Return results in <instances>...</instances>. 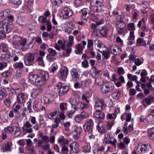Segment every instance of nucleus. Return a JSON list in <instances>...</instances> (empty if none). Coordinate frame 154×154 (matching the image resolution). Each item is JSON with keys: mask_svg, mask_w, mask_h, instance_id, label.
<instances>
[{"mask_svg": "<svg viewBox=\"0 0 154 154\" xmlns=\"http://www.w3.org/2000/svg\"><path fill=\"white\" fill-rule=\"evenodd\" d=\"M40 78L37 75L32 74L29 75V82L31 84H35L38 86H41L42 85L40 80Z\"/></svg>", "mask_w": 154, "mask_h": 154, "instance_id": "0eeeda50", "label": "nucleus"}, {"mask_svg": "<svg viewBox=\"0 0 154 154\" xmlns=\"http://www.w3.org/2000/svg\"><path fill=\"white\" fill-rule=\"evenodd\" d=\"M32 101L30 100H29V101L26 103V105L27 106V109L29 110V112L30 113L32 112V105L31 104L32 103Z\"/></svg>", "mask_w": 154, "mask_h": 154, "instance_id": "603ef678", "label": "nucleus"}, {"mask_svg": "<svg viewBox=\"0 0 154 154\" xmlns=\"http://www.w3.org/2000/svg\"><path fill=\"white\" fill-rule=\"evenodd\" d=\"M18 40L17 41L18 47H20V46H24L26 45L27 42V39L26 38H22L21 36L18 37Z\"/></svg>", "mask_w": 154, "mask_h": 154, "instance_id": "f3484780", "label": "nucleus"}, {"mask_svg": "<svg viewBox=\"0 0 154 154\" xmlns=\"http://www.w3.org/2000/svg\"><path fill=\"white\" fill-rule=\"evenodd\" d=\"M38 20L39 22L43 24L45 23L48 21L47 17H44L43 16H41L39 17Z\"/></svg>", "mask_w": 154, "mask_h": 154, "instance_id": "a19ab883", "label": "nucleus"}, {"mask_svg": "<svg viewBox=\"0 0 154 154\" xmlns=\"http://www.w3.org/2000/svg\"><path fill=\"white\" fill-rule=\"evenodd\" d=\"M57 141L60 144H63V145H67L69 143V140L65 139L63 136L60 139H58Z\"/></svg>", "mask_w": 154, "mask_h": 154, "instance_id": "bb28decb", "label": "nucleus"}, {"mask_svg": "<svg viewBox=\"0 0 154 154\" xmlns=\"http://www.w3.org/2000/svg\"><path fill=\"white\" fill-rule=\"evenodd\" d=\"M69 90V87L67 85L63 86L60 88L59 93L60 96H62L66 93Z\"/></svg>", "mask_w": 154, "mask_h": 154, "instance_id": "4be33fe9", "label": "nucleus"}, {"mask_svg": "<svg viewBox=\"0 0 154 154\" xmlns=\"http://www.w3.org/2000/svg\"><path fill=\"white\" fill-rule=\"evenodd\" d=\"M117 28L116 29L117 33L119 35L124 34L125 32H124L126 27V24L123 21L117 23H116Z\"/></svg>", "mask_w": 154, "mask_h": 154, "instance_id": "9d476101", "label": "nucleus"}, {"mask_svg": "<svg viewBox=\"0 0 154 154\" xmlns=\"http://www.w3.org/2000/svg\"><path fill=\"white\" fill-rule=\"evenodd\" d=\"M150 146V145L148 144L140 143L137 146L138 152L140 154L146 153L148 151Z\"/></svg>", "mask_w": 154, "mask_h": 154, "instance_id": "1a4fd4ad", "label": "nucleus"}, {"mask_svg": "<svg viewBox=\"0 0 154 154\" xmlns=\"http://www.w3.org/2000/svg\"><path fill=\"white\" fill-rule=\"evenodd\" d=\"M123 21V18L122 17V15H120L117 16L116 19V23H121Z\"/></svg>", "mask_w": 154, "mask_h": 154, "instance_id": "680f3d73", "label": "nucleus"}, {"mask_svg": "<svg viewBox=\"0 0 154 154\" xmlns=\"http://www.w3.org/2000/svg\"><path fill=\"white\" fill-rule=\"evenodd\" d=\"M63 12L64 14L63 15L62 17L63 18L66 19L69 17L71 16L72 13L71 10L68 8L65 7L63 9Z\"/></svg>", "mask_w": 154, "mask_h": 154, "instance_id": "dca6fc26", "label": "nucleus"}, {"mask_svg": "<svg viewBox=\"0 0 154 154\" xmlns=\"http://www.w3.org/2000/svg\"><path fill=\"white\" fill-rule=\"evenodd\" d=\"M45 23H46L47 26V29L48 31V32L51 31L52 29V26L51 24L50 21L48 20Z\"/></svg>", "mask_w": 154, "mask_h": 154, "instance_id": "4d7b16f0", "label": "nucleus"}, {"mask_svg": "<svg viewBox=\"0 0 154 154\" xmlns=\"http://www.w3.org/2000/svg\"><path fill=\"white\" fill-rule=\"evenodd\" d=\"M121 93V91L119 90H116L112 94V97L113 98L116 100L119 99Z\"/></svg>", "mask_w": 154, "mask_h": 154, "instance_id": "7c9ffc66", "label": "nucleus"}, {"mask_svg": "<svg viewBox=\"0 0 154 154\" xmlns=\"http://www.w3.org/2000/svg\"><path fill=\"white\" fill-rule=\"evenodd\" d=\"M38 102L37 100L34 101L33 103L32 109L35 111L38 112Z\"/></svg>", "mask_w": 154, "mask_h": 154, "instance_id": "37998d69", "label": "nucleus"}, {"mask_svg": "<svg viewBox=\"0 0 154 154\" xmlns=\"http://www.w3.org/2000/svg\"><path fill=\"white\" fill-rule=\"evenodd\" d=\"M38 54L36 53H28L24 57V62L26 66L32 65L34 64V61Z\"/></svg>", "mask_w": 154, "mask_h": 154, "instance_id": "7ed1b4c3", "label": "nucleus"}, {"mask_svg": "<svg viewBox=\"0 0 154 154\" xmlns=\"http://www.w3.org/2000/svg\"><path fill=\"white\" fill-rule=\"evenodd\" d=\"M95 79V83L96 85H103L104 84L103 83L104 80L103 78L100 77H98L95 78L92 76Z\"/></svg>", "mask_w": 154, "mask_h": 154, "instance_id": "5701e85b", "label": "nucleus"}, {"mask_svg": "<svg viewBox=\"0 0 154 154\" xmlns=\"http://www.w3.org/2000/svg\"><path fill=\"white\" fill-rule=\"evenodd\" d=\"M146 119L148 122L154 121V109L152 110L149 114L147 116Z\"/></svg>", "mask_w": 154, "mask_h": 154, "instance_id": "393cba45", "label": "nucleus"}, {"mask_svg": "<svg viewBox=\"0 0 154 154\" xmlns=\"http://www.w3.org/2000/svg\"><path fill=\"white\" fill-rule=\"evenodd\" d=\"M54 56H54V55H52L50 54H48L47 55L46 58L47 60L48 61L50 62H51L54 61L55 60L56 58L54 57Z\"/></svg>", "mask_w": 154, "mask_h": 154, "instance_id": "49530a36", "label": "nucleus"}, {"mask_svg": "<svg viewBox=\"0 0 154 154\" xmlns=\"http://www.w3.org/2000/svg\"><path fill=\"white\" fill-rule=\"evenodd\" d=\"M7 63L6 62H2L0 63V70H2L7 66Z\"/></svg>", "mask_w": 154, "mask_h": 154, "instance_id": "13d9d810", "label": "nucleus"}, {"mask_svg": "<svg viewBox=\"0 0 154 154\" xmlns=\"http://www.w3.org/2000/svg\"><path fill=\"white\" fill-rule=\"evenodd\" d=\"M36 61L38 62V64L39 66H44L43 57H38L36 59Z\"/></svg>", "mask_w": 154, "mask_h": 154, "instance_id": "de8ad7c7", "label": "nucleus"}, {"mask_svg": "<svg viewBox=\"0 0 154 154\" xmlns=\"http://www.w3.org/2000/svg\"><path fill=\"white\" fill-rule=\"evenodd\" d=\"M93 47L92 46L91 48L88 49V52L91 56V57L92 58H94L95 56V54L93 50Z\"/></svg>", "mask_w": 154, "mask_h": 154, "instance_id": "864d4df0", "label": "nucleus"}, {"mask_svg": "<svg viewBox=\"0 0 154 154\" xmlns=\"http://www.w3.org/2000/svg\"><path fill=\"white\" fill-rule=\"evenodd\" d=\"M52 98V96L51 95H47L43 97L44 103H52L51 99Z\"/></svg>", "mask_w": 154, "mask_h": 154, "instance_id": "473e14b6", "label": "nucleus"}, {"mask_svg": "<svg viewBox=\"0 0 154 154\" xmlns=\"http://www.w3.org/2000/svg\"><path fill=\"white\" fill-rule=\"evenodd\" d=\"M82 65L84 68H88L89 66L88 61L86 60H84L82 62Z\"/></svg>", "mask_w": 154, "mask_h": 154, "instance_id": "3c124183", "label": "nucleus"}, {"mask_svg": "<svg viewBox=\"0 0 154 154\" xmlns=\"http://www.w3.org/2000/svg\"><path fill=\"white\" fill-rule=\"evenodd\" d=\"M0 48L2 52H5L8 50L7 45L5 43H2L0 45Z\"/></svg>", "mask_w": 154, "mask_h": 154, "instance_id": "8fccbe9b", "label": "nucleus"}, {"mask_svg": "<svg viewBox=\"0 0 154 154\" xmlns=\"http://www.w3.org/2000/svg\"><path fill=\"white\" fill-rule=\"evenodd\" d=\"M81 20H87L89 14V10L86 8H83L80 11Z\"/></svg>", "mask_w": 154, "mask_h": 154, "instance_id": "ddd939ff", "label": "nucleus"}, {"mask_svg": "<svg viewBox=\"0 0 154 154\" xmlns=\"http://www.w3.org/2000/svg\"><path fill=\"white\" fill-rule=\"evenodd\" d=\"M42 91V88L41 87H38L37 88H33V89L32 94L35 97H36L40 93H41Z\"/></svg>", "mask_w": 154, "mask_h": 154, "instance_id": "c85d7f7f", "label": "nucleus"}, {"mask_svg": "<svg viewBox=\"0 0 154 154\" xmlns=\"http://www.w3.org/2000/svg\"><path fill=\"white\" fill-rule=\"evenodd\" d=\"M118 48V46L117 45H112L110 46L108 50L111 54L115 55H118L119 54V52L116 51V49L119 50Z\"/></svg>", "mask_w": 154, "mask_h": 154, "instance_id": "a211bd4d", "label": "nucleus"}, {"mask_svg": "<svg viewBox=\"0 0 154 154\" xmlns=\"http://www.w3.org/2000/svg\"><path fill=\"white\" fill-rule=\"evenodd\" d=\"M97 129L100 133L102 134L105 133L106 131V130L102 123H98L97 126Z\"/></svg>", "mask_w": 154, "mask_h": 154, "instance_id": "412c9836", "label": "nucleus"}, {"mask_svg": "<svg viewBox=\"0 0 154 154\" xmlns=\"http://www.w3.org/2000/svg\"><path fill=\"white\" fill-rule=\"evenodd\" d=\"M7 92L5 89L2 88H0V99L3 98Z\"/></svg>", "mask_w": 154, "mask_h": 154, "instance_id": "ea45409f", "label": "nucleus"}, {"mask_svg": "<svg viewBox=\"0 0 154 154\" xmlns=\"http://www.w3.org/2000/svg\"><path fill=\"white\" fill-rule=\"evenodd\" d=\"M68 151V148L65 145H63L61 149L62 152L65 154H67Z\"/></svg>", "mask_w": 154, "mask_h": 154, "instance_id": "e2e57ef3", "label": "nucleus"}, {"mask_svg": "<svg viewBox=\"0 0 154 154\" xmlns=\"http://www.w3.org/2000/svg\"><path fill=\"white\" fill-rule=\"evenodd\" d=\"M69 69L66 66L62 67L58 73L59 79L63 81H65L68 74Z\"/></svg>", "mask_w": 154, "mask_h": 154, "instance_id": "6e6552de", "label": "nucleus"}, {"mask_svg": "<svg viewBox=\"0 0 154 154\" xmlns=\"http://www.w3.org/2000/svg\"><path fill=\"white\" fill-rule=\"evenodd\" d=\"M148 134L149 138L152 140H154V127L148 129Z\"/></svg>", "mask_w": 154, "mask_h": 154, "instance_id": "a878e982", "label": "nucleus"}, {"mask_svg": "<svg viewBox=\"0 0 154 154\" xmlns=\"http://www.w3.org/2000/svg\"><path fill=\"white\" fill-rule=\"evenodd\" d=\"M79 144L76 142H73L69 145L71 152L77 154L79 152Z\"/></svg>", "mask_w": 154, "mask_h": 154, "instance_id": "9b49d317", "label": "nucleus"}, {"mask_svg": "<svg viewBox=\"0 0 154 154\" xmlns=\"http://www.w3.org/2000/svg\"><path fill=\"white\" fill-rule=\"evenodd\" d=\"M38 76L40 78V80L42 85H44L46 82V81L49 78V74L48 72L43 70H37Z\"/></svg>", "mask_w": 154, "mask_h": 154, "instance_id": "423d86ee", "label": "nucleus"}, {"mask_svg": "<svg viewBox=\"0 0 154 154\" xmlns=\"http://www.w3.org/2000/svg\"><path fill=\"white\" fill-rule=\"evenodd\" d=\"M51 2L54 6L59 7L63 1L62 0H51Z\"/></svg>", "mask_w": 154, "mask_h": 154, "instance_id": "58836bf2", "label": "nucleus"}, {"mask_svg": "<svg viewBox=\"0 0 154 154\" xmlns=\"http://www.w3.org/2000/svg\"><path fill=\"white\" fill-rule=\"evenodd\" d=\"M104 150L103 146H99V145L95 144L93 147V152L94 154H101L103 151Z\"/></svg>", "mask_w": 154, "mask_h": 154, "instance_id": "f8f14e48", "label": "nucleus"}, {"mask_svg": "<svg viewBox=\"0 0 154 154\" xmlns=\"http://www.w3.org/2000/svg\"><path fill=\"white\" fill-rule=\"evenodd\" d=\"M12 146V143L9 141L7 142L5 146V151H11V147Z\"/></svg>", "mask_w": 154, "mask_h": 154, "instance_id": "a18cd8bd", "label": "nucleus"}, {"mask_svg": "<svg viewBox=\"0 0 154 154\" xmlns=\"http://www.w3.org/2000/svg\"><path fill=\"white\" fill-rule=\"evenodd\" d=\"M20 108V106L19 104H17L16 103H15L13 105V109L14 112H18V110Z\"/></svg>", "mask_w": 154, "mask_h": 154, "instance_id": "338daca9", "label": "nucleus"}, {"mask_svg": "<svg viewBox=\"0 0 154 154\" xmlns=\"http://www.w3.org/2000/svg\"><path fill=\"white\" fill-rule=\"evenodd\" d=\"M104 141L106 144H110L112 145L115 148H116L117 140L116 139H114L113 141H112V137H111L107 135L106 137H105Z\"/></svg>", "mask_w": 154, "mask_h": 154, "instance_id": "2eb2a0df", "label": "nucleus"}, {"mask_svg": "<svg viewBox=\"0 0 154 154\" xmlns=\"http://www.w3.org/2000/svg\"><path fill=\"white\" fill-rule=\"evenodd\" d=\"M49 138L47 136H43L42 137L41 140H39L38 141V146L39 147H41L42 146V143H47L49 142Z\"/></svg>", "mask_w": 154, "mask_h": 154, "instance_id": "aec40b11", "label": "nucleus"}, {"mask_svg": "<svg viewBox=\"0 0 154 154\" xmlns=\"http://www.w3.org/2000/svg\"><path fill=\"white\" fill-rule=\"evenodd\" d=\"M23 66H24L23 63L21 61L17 62L14 64V67L15 69H22Z\"/></svg>", "mask_w": 154, "mask_h": 154, "instance_id": "c9c22d12", "label": "nucleus"}, {"mask_svg": "<svg viewBox=\"0 0 154 154\" xmlns=\"http://www.w3.org/2000/svg\"><path fill=\"white\" fill-rule=\"evenodd\" d=\"M128 30H130V31H134L135 29V25L134 23H129L128 26Z\"/></svg>", "mask_w": 154, "mask_h": 154, "instance_id": "c03bdc74", "label": "nucleus"}, {"mask_svg": "<svg viewBox=\"0 0 154 154\" xmlns=\"http://www.w3.org/2000/svg\"><path fill=\"white\" fill-rule=\"evenodd\" d=\"M2 76L5 78L8 77L10 76L11 73L9 70L5 71L2 73Z\"/></svg>", "mask_w": 154, "mask_h": 154, "instance_id": "5fc2aeb1", "label": "nucleus"}, {"mask_svg": "<svg viewBox=\"0 0 154 154\" xmlns=\"http://www.w3.org/2000/svg\"><path fill=\"white\" fill-rule=\"evenodd\" d=\"M135 38L134 35V31H130L129 36L128 39L130 40L133 41Z\"/></svg>", "mask_w": 154, "mask_h": 154, "instance_id": "052dcab7", "label": "nucleus"}, {"mask_svg": "<svg viewBox=\"0 0 154 154\" xmlns=\"http://www.w3.org/2000/svg\"><path fill=\"white\" fill-rule=\"evenodd\" d=\"M104 103L103 99H100L95 102L96 111L94 113V116L99 120H101L102 119H103L105 116L104 114L101 112Z\"/></svg>", "mask_w": 154, "mask_h": 154, "instance_id": "f03ea898", "label": "nucleus"}, {"mask_svg": "<svg viewBox=\"0 0 154 154\" xmlns=\"http://www.w3.org/2000/svg\"><path fill=\"white\" fill-rule=\"evenodd\" d=\"M83 152L86 153H90L91 152V147L89 144H87L82 147Z\"/></svg>", "mask_w": 154, "mask_h": 154, "instance_id": "f704fd0d", "label": "nucleus"}, {"mask_svg": "<svg viewBox=\"0 0 154 154\" xmlns=\"http://www.w3.org/2000/svg\"><path fill=\"white\" fill-rule=\"evenodd\" d=\"M94 122L91 119H89L84 125L83 129L86 132L91 134V136H93L92 133Z\"/></svg>", "mask_w": 154, "mask_h": 154, "instance_id": "39448f33", "label": "nucleus"}, {"mask_svg": "<svg viewBox=\"0 0 154 154\" xmlns=\"http://www.w3.org/2000/svg\"><path fill=\"white\" fill-rule=\"evenodd\" d=\"M108 29L105 26H103L101 29L99 30V37H107V33Z\"/></svg>", "mask_w": 154, "mask_h": 154, "instance_id": "6ab92c4d", "label": "nucleus"}, {"mask_svg": "<svg viewBox=\"0 0 154 154\" xmlns=\"http://www.w3.org/2000/svg\"><path fill=\"white\" fill-rule=\"evenodd\" d=\"M82 0H75L74 5L76 7L82 5Z\"/></svg>", "mask_w": 154, "mask_h": 154, "instance_id": "774afa93", "label": "nucleus"}, {"mask_svg": "<svg viewBox=\"0 0 154 154\" xmlns=\"http://www.w3.org/2000/svg\"><path fill=\"white\" fill-rule=\"evenodd\" d=\"M114 88V84L112 82H109L104 84L101 87V92L106 94L112 92Z\"/></svg>", "mask_w": 154, "mask_h": 154, "instance_id": "20e7f679", "label": "nucleus"}, {"mask_svg": "<svg viewBox=\"0 0 154 154\" xmlns=\"http://www.w3.org/2000/svg\"><path fill=\"white\" fill-rule=\"evenodd\" d=\"M75 101L76 102V104L75 106L74 107V109L75 110H77L78 109L82 110V103L80 101L77 102L76 100H75Z\"/></svg>", "mask_w": 154, "mask_h": 154, "instance_id": "72a5a7b5", "label": "nucleus"}, {"mask_svg": "<svg viewBox=\"0 0 154 154\" xmlns=\"http://www.w3.org/2000/svg\"><path fill=\"white\" fill-rule=\"evenodd\" d=\"M71 74L72 80L76 82H79L80 80L79 75L78 72L76 71V69L73 68L70 70Z\"/></svg>", "mask_w": 154, "mask_h": 154, "instance_id": "4468645a", "label": "nucleus"}, {"mask_svg": "<svg viewBox=\"0 0 154 154\" xmlns=\"http://www.w3.org/2000/svg\"><path fill=\"white\" fill-rule=\"evenodd\" d=\"M117 72L119 75H122L124 74L125 71L122 67H119L118 68L117 70Z\"/></svg>", "mask_w": 154, "mask_h": 154, "instance_id": "69168bd1", "label": "nucleus"}, {"mask_svg": "<svg viewBox=\"0 0 154 154\" xmlns=\"http://www.w3.org/2000/svg\"><path fill=\"white\" fill-rule=\"evenodd\" d=\"M82 131V128L81 127L75 126L74 127V131L76 133V137L77 138L79 137Z\"/></svg>", "mask_w": 154, "mask_h": 154, "instance_id": "cd10ccee", "label": "nucleus"}, {"mask_svg": "<svg viewBox=\"0 0 154 154\" xmlns=\"http://www.w3.org/2000/svg\"><path fill=\"white\" fill-rule=\"evenodd\" d=\"M72 49L71 48H67L65 49L64 51H66V54H65L64 51L63 52V54L64 57H68L70 54L72 52Z\"/></svg>", "mask_w": 154, "mask_h": 154, "instance_id": "4c0bfd02", "label": "nucleus"}, {"mask_svg": "<svg viewBox=\"0 0 154 154\" xmlns=\"http://www.w3.org/2000/svg\"><path fill=\"white\" fill-rule=\"evenodd\" d=\"M137 42L139 44L142 43L143 45H141V46H145L146 45V42L143 41V38H138L137 40Z\"/></svg>", "mask_w": 154, "mask_h": 154, "instance_id": "0e129e2a", "label": "nucleus"}, {"mask_svg": "<svg viewBox=\"0 0 154 154\" xmlns=\"http://www.w3.org/2000/svg\"><path fill=\"white\" fill-rule=\"evenodd\" d=\"M58 66L55 64H53L51 66L50 69V73L53 74L58 69Z\"/></svg>", "mask_w": 154, "mask_h": 154, "instance_id": "e433bc0d", "label": "nucleus"}, {"mask_svg": "<svg viewBox=\"0 0 154 154\" xmlns=\"http://www.w3.org/2000/svg\"><path fill=\"white\" fill-rule=\"evenodd\" d=\"M108 50V51H103L101 52L103 59L107 60L110 57V54Z\"/></svg>", "mask_w": 154, "mask_h": 154, "instance_id": "c756f323", "label": "nucleus"}, {"mask_svg": "<svg viewBox=\"0 0 154 154\" xmlns=\"http://www.w3.org/2000/svg\"><path fill=\"white\" fill-rule=\"evenodd\" d=\"M94 4L92 8V11L94 12L97 13H101L104 17L108 18L110 15L109 10L103 9V0H92Z\"/></svg>", "mask_w": 154, "mask_h": 154, "instance_id": "f257e3e1", "label": "nucleus"}, {"mask_svg": "<svg viewBox=\"0 0 154 154\" xmlns=\"http://www.w3.org/2000/svg\"><path fill=\"white\" fill-rule=\"evenodd\" d=\"M92 68L93 69V72L94 73L95 76L101 75L103 73L102 70H98L96 67H93Z\"/></svg>", "mask_w": 154, "mask_h": 154, "instance_id": "79ce46f5", "label": "nucleus"}, {"mask_svg": "<svg viewBox=\"0 0 154 154\" xmlns=\"http://www.w3.org/2000/svg\"><path fill=\"white\" fill-rule=\"evenodd\" d=\"M25 94L23 93H21L18 94L17 96V100L18 103H22L24 101Z\"/></svg>", "mask_w": 154, "mask_h": 154, "instance_id": "b1692460", "label": "nucleus"}, {"mask_svg": "<svg viewBox=\"0 0 154 154\" xmlns=\"http://www.w3.org/2000/svg\"><path fill=\"white\" fill-rule=\"evenodd\" d=\"M22 10H24L26 11H28L29 12H31V8L30 7V6H28L26 5H24L22 7Z\"/></svg>", "mask_w": 154, "mask_h": 154, "instance_id": "6e6d98bb", "label": "nucleus"}, {"mask_svg": "<svg viewBox=\"0 0 154 154\" xmlns=\"http://www.w3.org/2000/svg\"><path fill=\"white\" fill-rule=\"evenodd\" d=\"M11 57L10 54H2L1 56V59L2 61L8 62Z\"/></svg>", "mask_w": 154, "mask_h": 154, "instance_id": "2f4dec72", "label": "nucleus"}, {"mask_svg": "<svg viewBox=\"0 0 154 154\" xmlns=\"http://www.w3.org/2000/svg\"><path fill=\"white\" fill-rule=\"evenodd\" d=\"M47 51L50 54H52L54 56L56 55L57 54L55 50L51 48H48Z\"/></svg>", "mask_w": 154, "mask_h": 154, "instance_id": "bf43d9fd", "label": "nucleus"}, {"mask_svg": "<svg viewBox=\"0 0 154 154\" xmlns=\"http://www.w3.org/2000/svg\"><path fill=\"white\" fill-rule=\"evenodd\" d=\"M14 129V126L10 125L5 129V131L6 133L13 132Z\"/></svg>", "mask_w": 154, "mask_h": 154, "instance_id": "09e8293b", "label": "nucleus"}]
</instances>
